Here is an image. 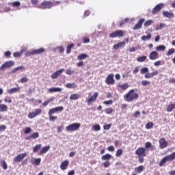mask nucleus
Masks as SVG:
<instances>
[{"mask_svg": "<svg viewBox=\"0 0 175 175\" xmlns=\"http://www.w3.org/2000/svg\"><path fill=\"white\" fill-rule=\"evenodd\" d=\"M123 98L126 102H133V100H137L139 99V94L135 93L134 89H131L123 96Z\"/></svg>", "mask_w": 175, "mask_h": 175, "instance_id": "f257e3e1", "label": "nucleus"}, {"mask_svg": "<svg viewBox=\"0 0 175 175\" xmlns=\"http://www.w3.org/2000/svg\"><path fill=\"white\" fill-rule=\"evenodd\" d=\"M61 111H64V107L59 106L56 107L55 108H52L49 109V111L48 113L49 116V121H55V120H58V117L53 116V114H55V113H61Z\"/></svg>", "mask_w": 175, "mask_h": 175, "instance_id": "f03ea898", "label": "nucleus"}, {"mask_svg": "<svg viewBox=\"0 0 175 175\" xmlns=\"http://www.w3.org/2000/svg\"><path fill=\"white\" fill-rule=\"evenodd\" d=\"M61 3V1H57L55 2L51 1H43L40 6H38L39 9H51V8L54 6H57Z\"/></svg>", "mask_w": 175, "mask_h": 175, "instance_id": "7ed1b4c3", "label": "nucleus"}, {"mask_svg": "<svg viewBox=\"0 0 175 175\" xmlns=\"http://www.w3.org/2000/svg\"><path fill=\"white\" fill-rule=\"evenodd\" d=\"M135 155L138 157L139 163H143V162H144V157L147 156L146 148L139 147L135 151Z\"/></svg>", "mask_w": 175, "mask_h": 175, "instance_id": "20e7f679", "label": "nucleus"}, {"mask_svg": "<svg viewBox=\"0 0 175 175\" xmlns=\"http://www.w3.org/2000/svg\"><path fill=\"white\" fill-rule=\"evenodd\" d=\"M174 159H175V152L163 158L159 163V166L162 167L163 166V165H165V163H166V162H168L169 161L172 162V161H174Z\"/></svg>", "mask_w": 175, "mask_h": 175, "instance_id": "39448f33", "label": "nucleus"}, {"mask_svg": "<svg viewBox=\"0 0 175 175\" xmlns=\"http://www.w3.org/2000/svg\"><path fill=\"white\" fill-rule=\"evenodd\" d=\"M46 50L44 48H40L39 49L33 50V51H27L25 53V57H29L31 55H36L38 54H42L44 53Z\"/></svg>", "mask_w": 175, "mask_h": 175, "instance_id": "423d86ee", "label": "nucleus"}, {"mask_svg": "<svg viewBox=\"0 0 175 175\" xmlns=\"http://www.w3.org/2000/svg\"><path fill=\"white\" fill-rule=\"evenodd\" d=\"M81 126L80 123H72L66 127V131L68 132H75V131H77Z\"/></svg>", "mask_w": 175, "mask_h": 175, "instance_id": "0eeeda50", "label": "nucleus"}, {"mask_svg": "<svg viewBox=\"0 0 175 175\" xmlns=\"http://www.w3.org/2000/svg\"><path fill=\"white\" fill-rule=\"evenodd\" d=\"M98 96H99V93L98 92H96L93 96H91L90 98H88L85 100L86 103L88 104V106H91V105H92V103L96 100Z\"/></svg>", "mask_w": 175, "mask_h": 175, "instance_id": "6e6552de", "label": "nucleus"}, {"mask_svg": "<svg viewBox=\"0 0 175 175\" xmlns=\"http://www.w3.org/2000/svg\"><path fill=\"white\" fill-rule=\"evenodd\" d=\"M105 83L107 85H113L116 83V80H114V74H109L105 79Z\"/></svg>", "mask_w": 175, "mask_h": 175, "instance_id": "1a4fd4ad", "label": "nucleus"}, {"mask_svg": "<svg viewBox=\"0 0 175 175\" xmlns=\"http://www.w3.org/2000/svg\"><path fill=\"white\" fill-rule=\"evenodd\" d=\"M122 36H124V31L122 30H116L109 35V37L112 39L114 38H122Z\"/></svg>", "mask_w": 175, "mask_h": 175, "instance_id": "9d476101", "label": "nucleus"}, {"mask_svg": "<svg viewBox=\"0 0 175 175\" xmlns=\"http://www.w3.org/2000/svg\"><path fill=\"white\" fill-rule=\"evenodd\" d=\"M42 113V110L40 109H36L35 111L30 112L28 114V118L30 119L35 118V117H37V116H39V114Z\"/></svg>", "mask_w": 175, "mask_h": 175, "instance_id": "9b49d317", "label": "nucleus"}, {"mask_svg": "<svg viewBox=\"0 0 175 175\" xmlns=\"http://www.w3.org/2000/svg\"><path fill=\"white\" fill-rule=\"evenodd\" d=\"M27 155L28 153L27 152L18 154L16 157H14V161L17 163L21 162V161H23V159H24V158H25V157Z\"/></svg>", "mask_w": 175, "mask_h": 175, "instance_id": "f8f14e48", "label": "nucleus"}, {"mask_svg": "<svg viewBox=\"0 0 175 175\" xmlns=\"http://www.w3.org/2000/svg\"><path fill=\"white\" fill-rule=\"evenodd\" d=\"M163 8V3H159L158 5H157L152 10V14L153 15L157 14L158 13H159V12H161V10H162Z\"/></svg>", "mask_w": 175, "mask_h": 175, "instance_id": "ddd939ff", "label": "nucleus"}, {"mask_svg": "<svg viewBox=\"0 0 175 175\" xmlns=\"http://www.w3.org/2000/svg\"><path fill=\"white\" fill-rule=\"evenodd\" d=\"M128 42H129V39L126 38L124 40V41L120 42L116 44H114L113 45L114 50H118V49H120V47L125 46V44H126V43H128Z\"/></svg>", "mask_w": 175, "mask_h": 175, "instance_id": "4468645a", "label": "nucleus"}, {"mask_svg": "<svg viewBox=\"0 0 175 175\" xmlns=\"http://www.w3.org/2000/svg\"><path fill=\"white\" fill-rule=\"evenodd\" d=\"M14 65V62L13 61H8L5 62L3 65H1L0 69L1 70H5L7 68H10Z\"/></svg>", "mask_w": 175, "mask_h": 175, "instance_id": "2eb2a0df", "label": "nucleus"}, {"mask_svg": "<svg viewBox=\"0 0 175 175\" xmlns=\"http://www.w3.org/2000/svg\"><path fill=\"white\" fill-rule=\"evenodd\" d=\"M146 21V19L141 18L139 20L137 23L133 27V31H137V29H140L142 27H143V23Z\"/></svg>", "mask_w": 175, "mask_h": 175, "instance_id": "dca6fc26", "label": "nucleus"}, {"mask_svg": "<svg viewBox=\"0 0 175 175\" xmlns=\"http://www.w3.org/2000/svg\"><path fill=\"white\" fill-rule=\"evenodd\" d=\"M166 147H167V141H166V139H165V137L160 139L159 148H161V150H163V148H166Z\"/></svg>", "mask_w": 175, "mask_h": 175, "instance_id": "f3484780", "label": "nucleus"}, {"mask_svg": "<svg viewBox=\"0 0 175 175\" xmlns=\"http://www.w3.org/2000/svg\"><path fill=\"white\" fill-rule=\"evenodd\" d=\"M149 58L152 61H154L155 59H158V58H159V54L157 51H152L150 53Z\"/></svg>", "mask_w": 175, "mask_h": 175, "instance_id": "a211bd4d", "label": "nucleus"}, {"mask_svg": "<svg viewBox=\"0 0 175 175\" xmlns=\"http://www.w3.org/2000/svg\"><path fill=\"white\" fill-rule=\"evenodd\" d=\"M118 88H120L121 90H122V91H126L127 89L129 88V83H119L117 85Z\"/></svg>", "mask_w": 175, "mask_h": 175, "instance_id": "6ab92c4d", "label": "nucleus"}, {"mask_svg": "<svg viewBox=\"0 0 175 175\" xmlns=\"http://www.w3.org/2000/svg\"><path fill=\"white\" fill-rule=\"evenodd\" d=\"M62 72H65V68H61L60 70L53 72L51 75L52 79H57L58 76H61Z\"/></svg>", "mask_w": 175, "mask_h": 175, "instance_id": "aec40b11", "label": "nucleus"}, {"mask_svg": "<svg viewBox=\"0 0 175 175\" xmlns=\"http://www.w3.org/2000/svg\"><path fill=\"white\" fill-rule=\"evenodd\" d=\"M158 75V70H155L154 71L152 72L151 73L147 72L145 74L144 77L145 79H151L154 76H157Z\"/></svg>", "mask_w": 175, "mask_h": 175, "instance_id": "412c9836", "label": "nucleus"}, {"mask_svg": "<svg viewBox=\"0 0 175 175\" xmlns=\"http://www.w3.org/2000/svg\"><path fill=\"white\" fill-rule=\"evenodd\" d=\"M163 15L164 17H167V18H174V14L172 12L164 11L163 12Z\"/></svg>", "mask_w": 175, "mask_h": 175, "instance_id": "4be33fe9", "label": "nucleus"}, {"mask_svg": "<svg viewBox=\"0 0 175 175\" xmlns=\"http://www.w3.org/2000/svg\"><path fill=\"white\" fill-rule=\"evenodd\" d=\"M68 166H69V161L66 160L62 162L60 165V169H62V170H66L68 169Z\"/></svg>", "mask_w": 175, "mask_h": 175, "instance_id": "5701e85b", "label": "nucleus"}, {"mask_svg": "<svg viewBox=\"0 0 175 175\" xmlns=\"http://www.w3.org/2000/svg\"><path fill=\"white\" fill-rule=\"evenodd\" d=\"M49 150H50V146L43 147L39 152L38 155H42V154H46V152H47Z\"/></svg>", "mask_w": 175, "mask_h": 175, "instance_id": "b1692460", "label": "nucleus"}, {"mask_svg": "<svg viewBox=\"0 0 175 175\" xmlns=\"http://www.w3.org/2000/svg\"><path fill=\"white\" fill-rule=\"evenodd\" d=\"M20 91V87H16V88H12L8 90V94H16V92H18Z\"/></svg>", "mask_w": 175, "mask_h": 175, "instance_id": "393cba45", "label": "nucleus"}, {"mask_svg": "<svg viewBox=\"0 0 175 175\" xmlns=\"http://www.w3.org/2000/svg\"><path fill=\"white\" fill-rule=\"evenodd\" d=\"M61 91H62L61 88H51L49 89V92H51V94H53V92H61Z\"/></svg>", "mask_w": 175, "mask_h": 175, "instance_id": "a878e982", "label": "nucleus"}, {"mask_svg": "<svg viewBox=\"0 0 175 175\" xmlns=\"http://www.w3.org/2000/svg\"><path fill=\"white\" fill-rule=\"evenodd\" d=\"M111 158H112L111 154H106L102 156L101 159H102V161H110V159H111Z\"/></svg>", "mask_w": 175, "mask_h": 175, "instance_id": "bb28decb", "label": "nucleus"}, {"mask_svg": "<svg viewBox=\"0 0 175 175\" xmlns=\"http://www.w3.org/2000/svg\"><path fill=\"white\" fill-rule=\"evenodd\" d=\"M55 98L54 96L51 97L49 99L47 100H45L44 103H42V106L43 107H46L49 105V103H51V102H53Z\"/></svg>", "mask_w": 175, "mask_h": 175, "instance_id": "cd10ccee", "label": "nucleus"}, {"mask_svg": "<svg viewBox=\"0 0 175 175\" xmlns=\"http://www.w3.org/2000/svg\"><path fill=\"white\" fill-rule=\"evenodd\" d=\"M80 98V94L75 93L70 96V100H77Z\"/></svg>", "mask_w": 175, "mask_h": 175, "instance_id": "c85d7f7f", "label": "nucleus"}, {"mask_svg": "<svg viewBox=\"0 0 175 175\" xmlns=\"http://www.w3.org/2000/svg\"><path fill=\"white\" fill-rule=\"evenodd\" d=\"M73 47H75V44H73V43L70 44L67 46V47H66L67 54H70V53H72V49H73Z\"/></svg>", "mask_w": 175, "mask_h": 175, "instance_id": "c756f323", "label": "nucleus"}, {"mask_svg": "<svg viewBox=\"0 0 175 175\" xmlns=\"http://www.w3.org/2000/svg\"><path fill=\"white\" fill-rule=\"evenodd\" d=\"M144 170V165H139L138 167H136L135 168V173H142Z\"/></svg>", "mask_w": 175, "mask_h": 175, "instance_id": "7c9ffc66", "label": "nucleus"}, {"mask_svg": "<svg viewBox=\"0 0 175 175\" xmlns=\"http://www.w3.org/2000/svg\"><path fill=\"white\" fill-rule=\"evenodd\" d=\"M4 111H8V105L5 104L0 105V113H3Z\"/></svg>", "mask_w": 175, "mask_h": 175, "instance_id": "2f4dec72", "label": "nucleus"}, {"mask_svg": "<svg viewBox=\"0 0 175 175\" xmlns=\"http://www.w3.org/2000/svg\"><path fill=\"white\" fill-rule=\"evenodd\" d=\"M174 109H175V103L174 104H170L167 109H166V111L168 112V113H170V111H173Z\"/></svg>", "mask_w": 175, "mask_h": 175, "instance_id": "473e14b6", "label": "nucleus"}, {"mask_svg": "<svg viewBox=\"0 0 175 175\" xmlns=\"http://www.w3.org/2000/svg\"><path fill=\"white\" fill-rule=\"evenodd\" d=\"M40 162H42V159H35L34 161H31L32 165H36L37 166H39L40 165Z\"/></svg>", "mask_w": 175, "mask_h": 175, "instance_id": "72a5a7b5", "label": "nucleus"}, {"mask_svg": "<svg viewBox=\"0 0 175 175\" xmlns=\"http://www.w3.org/2000/svg\"><path fill=\"white\" fill-rule=\"evenodd\" d=\"M66 88H70V89L73 88V89H75V88H77V85L75 83H68L66 85Z\"/></svg>", "mask_w": 175, "mask_h": 175, "instance_id": "f704fd0d", "label": "nucleus"}, {"mask_svg": "<svg viewBox=\"0 0 175 175\" xmlns=\"http://www.w3.org/2000/svg\"><path fill=\"white\" fill-rule=\"evenodd\" d=\"M157 51H165L166 46L165 45H159L156 47Z\"/></svg>", "mask_w": 175, "mask_h": 175, "instance_id": "c9c22d12", "label": "nucleus"}, {"mask_svg": "<svg viewBox=\"0 0 175 175\" xmlns=\"http://www.w3.org/2000/svg\"><path fill=\"white\" fill-rule=\"evenodd\" d=\"M88 55L87 53H82L78 56V59L81 61V59H85V58H88Z\"/></svg>", "mask_w": 175, "mask_h": 175, "instance_id": "e433bc0d", "label": "nucleus"}, {"mask_svg": "<svg viewBox=\"0 0 175 175\" xmlns=\"http://www.w3.org/2000/svg\"><path fill=\"white\" fill-rule=\"evenodd\" d=\"M0 163L4 170H8V163H6L5 160H1Z\"/></svg>", "mask_w": 175, "mask_h": 175, "instance_id": "4c0bfd02", "label": "nucleus"}, {"mask_svg": "<svg viewBox=\"0 0 175 175\" xmlns=\"http://www.w3.org/2000/svg\"><path fill=\"white\" fill-rule=\"evenodd\" d=\"M42 148V144H38L33 148V152H38Z\"/></svg>", "mask_w": 175, "mask_h": 175, "instance_id": "58836bf2", "label": "nucleus"}, {"mask_svg": "<svg viewBox=\"0 0 175 175\" xmlns=\"http://www.w3.org/2000/svg\"><path fill=\"white\" fill-rule=\"evenodd\" d=\"M147 59V56H140L137 58L138 62H144Z\"/></svg>", "mask_w": 175, "mask_h": 175, "instance_id": "ea45409f", "label": "nucleus"}, {"mask_svg": "<svg viewBox=\"0 0 175 175\" xmlns=\"http://www.w3.org/2000/svg\"><path fill=\"white\" fill-rule=\"evenodd\" d=\"M151 34L148 33L147 36H142L141 38L142 40H150L151 39Z\"/></svg>", "mask_w": 175, "mask_h": 175, "instance_id": "a19ab883", "label": "nucleus"}, {"mask_svg": "<svg viewBox=\"0 0 175 175\" xmlns=\"http://www.w3.org/2000/svg\"><path fill=\"white\" fill-rule=\"evenodd\" d=\"M123 152H124V150H122V149H121V148L118 149L116 151V157H118V158L121 157V155H122Z\"/></svg>", "mask_w": 175, "mask_h": 175, "instance_id": "79ce46f5", "label": "nucleus"}, {"mask_svg": "<svg viewBox=\"0 0 175 175\" xmlns=\"http://www.w3.org/2000/svg\"><path fill=\"white\" fill-rule=\"evenodd\" d=\"M25 51V49H22L20 52H14L13 53L14 57H20L23 53Z\"/></svg>", "mask_w": 175, "mask_h": 175, "instance_id": "37998d69", "label": "nucleus"}, {"mask_svg": "<svg viewBox=\"0 0 175 175\" xmlns=\"http://www.w3.org/2000/svg\"><path fill=\"white\" fill-rule=\"evenodd\" d=\"M152 126H154V123L152 122H148L146 124V129H151V128H152Z\"/></svg>", "mask_w": 175, "mask_h": 175, "instance_id": "c03bdc74", "label": "nucleus"}, {"mask_svg": "<svg viewBox=\"0 0 175 175\" xmlns=\"http://www.w3.org/2000/svg\"><path fill=\"white\" fill-rule=\"evenodd\" d=\"M166 27V24L165 23H160L159 25L156 27V31H160V29H162V28Z\"/></svg>", "mask_w": 175, "mask_h": 175, "instance_id": "a18cd8bd", "label": "nucleus"}, {"mask_svg": "<svg viewBox=\"0 0 175 175\" xmlns=\"http://www.w3.org/2000/svg\"><path fill=\"white\" fill-rule=\"evenodd\" d=\"M148 72H149V70H148V68L147 67L142 68L140 70V72L142 75H144V73H148Z\"/></svg>", "mask_w": 175, "mask_h": 175, "instance_id": "49530a36", "label": "nucleus"}, {"mask_svg": "<svg viewBox=\"0 0 175 175\" xmlns=\"http://www.w3.org/2000/svg\"><path fill=\"white\" fill-rule=\"evenodd\" d=\"M113 111V109L111 107L106 108L105 109V112L106 113V114H111Z\"/></svg>", "mask_w": 175, "mask_h": 175, "instance_id": "de8ad7c7", "label": "nucleus"}, {"mask_svg": "<svg viewBox=\"0 0 175 175\" xmlns=\"http://www.w3.org/2000/svg\"><path fill=\"white\" fill-rule=\"evenodd\" d=\"M154 23V21L152 20H148L144 23V27H150L152 23Z\"/></svg>", "mask_w": 175, "mask_h": 175, "instance_id": "09e8293b", "label": "nucleus"}, {"mask_svg": "<svg viewBox=\"0 0 175 175\" xmlns=\"http://www.w3.org/2000/svg\"><path fill=\"white\" fill-rule=\"evenodd\" d=\"M12 6L14 8H18L21 6V3L20 1H15L12 3Z\"/></svg>", "mask_w": 175, "mask_h": 175, "instance_id": "8fccbe9b", "label": "nucleus"}, {"mask_svg": "<svg viewBox=\"0 0 175 175\" xmlns=\"http://www.w3.org/2000/svg\"><path fill=\"white\" fill-rule=\"evenodd\" d=\"M31 137L32 139H38V137H39V133H38V132L33 133L31 135Z\"/></svg>", "mask_w": 175, "mask_h": 175, "instance_id": "3c124183", "label": "nucleus"}, {"mask_svg": "<svg viewBox=\"0 0 175 175\" xmlns=\"http://www.w3.org/2000/svg\"><path fill=\"white\" fill-rule=\"evenodd\" d=\"M128 21H129V18H124V20L121 21V23L120 24V27H122V25H124V24H126V23H128Z\"/></svg>", "mask_w": 175, "mask_h": 175, "instance_id": "603ef678", "label": "nucleus"}, {"mask_svg": "<svg viewBox=\"0 0 175 175\" xmlns=\"http://www.w3.org/2000/svg\"><path fill=\"white\" fill-rule=\"evenodd\" d=\"M142 85H144V87H146V85H150L151 84V82L147 80H144L142 81Z\"/></svg>", "mask_w": 175, "mask_h": 175, "instance_id": "864d4df0", "label": "nucleus"}, {"mask_svg": "<svg viewBox=\"0 0 175 175\" xmlns=\"http://www.w3.org/2000/svg\"><path fill=\"white\" fill-rule=\"evenodd\" d=\"M175 49L174 48L169 49L168 52L166 53V55H172V54H174Z\"/></svg>", "mask_w": 175, "mask_h": 175, "instance_id": "5fc2aeb1", "label": "nucleus"}, {"mask_svg": "<svg viewBox=\"0 0 175 175\" xmlns=\"http://www.w3.org/2000/svg\"><path fill=\"white\" fill-rule=\"evenodd\" d=\"M92 128L94 129V131L98 132V131H99L100 130V125L96 124V125L93 126Z\"/></svg>", "mask_w": 175, "mask_h": 175, "instance_id": "6e6d98bb", "label": "nucleus"}, {"mask_svg": "<svg viewBox=\"0 0 175 175\" xmlns=\"http://www.w3.org/2000/svg\"><path fill=\"white\" fill-rule=\"evenodd\" d=\"M31 131H32V129H31V127L26 128L24 131L25 135H28V133H31Z\"/></svg>", "mask_w": 175, "mask_h": 175, "instance_id": "4d7b16f0", "label": "nucleus"}, {"mask_svg": "<svg viewBox=\"0 0 175 175\" xmlns=\"http://www.w3.org/2000/svg\"><path fill=\"white\" fill-rule=\"evenodd\" d=\"M66 75H73V73H75V70H70V69H67L66 70Z\"/></svg>", "mask_w": 175, "mask_h": 175, "instance_id": "13d9d810", "label": "nucleus"}, {"mask_svg": "<svg viewBox=\"0 0 175 175\" xmlns=\"http://www.w3.org/2000/svg\"><path fill=\"white\" fill-rule=\"evenodd\" d=\"M105 131H109L111 128V124H105L103 126Z\"/></svg>", "mask_w": 175, "mask_h": 175, "instance_id": "bf43d9fd", "label": "nucleus"}, {"mask_svg": "<svg viewBox=\"0 0 175 175\" xmlns=\"http://www.w3.org/2000/svg\"><path fill=\"white\" fill-rule=\"evenodd\" d=\"M25 68L23 66L16 67L14 69V72H17V70H24Z\"/></svg>", "mask_w": 175, "mask_h": 175, "instance_id": "052dcab7", "label": "nucleus"}, {"mask_svg": "<svg viewBox=\"0 0 175 175\" xmlns=\"http://www.w3.org/2000/svg\"><path fill=\"white\" fill-rule=\"evenodd\" d=\"M12 55V53L10 51H7L5 52V57H6V58H10Z\"/></svg>", "mask_w": 175, "mask_h": 175, "instance_id": "680f3d73", "label": "nucleus"}, {"mask_svg": "<svg viewBox=\"0 0 175 175\" xmlns=\"http://www.w3.org/2000/svg\"><path fill=\"white\" fill-rule=\"evenodd\" d=\"M7 128L8 127L6 126V125L0 126V132H5V131H6Z\"/></svg>", "mask_w": 175, "mask_h": 175, "instance_id": "e2e57ef3", "label": "nucleus"}, {"mask_svg": "<svg viewBox=\"0 0 175 175\" xmlns=\"http://www.w3.org/2000/svg\"><path fill=\"white\" fill-rule=\"evenodd\" d=\"M20 83H27L28 81V78L23 77L19 80Z\"/></svg>", "mask_w": 175, "mask_h": 175, "instance_id": "0e129e2a", "label": "nucleus"}, {"mask_svg": "<svg viewBox=\"0 0 175 175\" xmlns=\"http://www.w3.org/2000/svg\"><path fill=\"white\" fill-rule=\"evenodd\" d=\"M103 103L104 105H113V100H105Z\"/></svg>", "mask_w": 175, "mask_h": 175, "instance_id": "69168bd1", "label": "nucleus"}, {"mask_svg": "<svg viewBox=\"0 0 175 175\" xmlns=\"http://www.w3.org/2000/svg\"><path fill=\"white\" fill-rule=\"evenodd\" d=\"M151 146H152L151 142H146V143L145 144V148H146V150H147V148H150Z\"/></svg>", "mask_w": 175, "mask_h": 175, "instance_id": "338daca9", "label": "nucleus"}, {"mask_svg": "<svg viewBox=\"0 0 175 175\" xmlns=\"http://www.w3.org/2000/svg\"><path fill=\"white\" fill-rule=\"evenodd\" d=\"M110 161H105V162H104V163H103V166H104V167H109V166H110Z\"/></svg>", "mask_w": 175, "mask_h": 175, "instance_id": "774afa93", "label": "nucleus"}]
</instances>
